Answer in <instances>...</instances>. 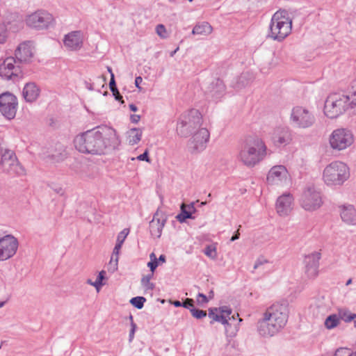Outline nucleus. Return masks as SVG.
I'll return each mask as SVG.
<instances>
[{
  "mask_svg": "<svg viewBox=\"0 0 356 356\" xmlns=\"http://www.w3.org/2000/svg\"><path fill=\"white\" fill-rule=\"evenodd\" d=\"M75 148L83 154H106L116 149L120 140L115 129L100 126L78 134L74 139Z\"/></svg>",
  "mask_w": 356,
  "mask_h": 356,
  "instance_id": "nucleus-1",
  "label": "nucleus"
},
{
  "mask_svg": "<svg viewBox=\"0 0 356 356\" xmlns=\"http://www.w3.org/2000/svg\"><path fill=\"white\" fill-rule=\"evenodd\" d=\"M289 318L288 304L275 303L268 307L264 318L257 323V331L261 337H273L282 329Z\"/></svg>",
  "mask_w": 356,
  "mask_h": 356,
  "instance_id": "nucleus-2",
  "label": "nucleus"
},
{
  "mask_svg": "<svg viewBox=\"0 0 356 356\" xmlns=\"http://www.w3.org/2000/svg\"><path fill=\"white\" fill-rule=\"evenodd\" d=\"M267 147L257 136H250L244 140L238 154V159L248 167H254L264 159Z\"/></svg>",
  "mask_w": 356,
  "mask_h": 356,
  "instance_id": "nucleus-3",
  "label": "nucleus"
},
{
  "mask_svg": "<svg viewBox=\"0 0 356 356\" xmlns=\"http://www.w3.org/2000/svg\"><path fill=\"white\" fill-rule=\"evenodd\" d=\"M292 30V19L288 11L280 10L272 16L267 38L282 42L290 35Z\"/></svg>",
  "mask_w": 356,
  "mask_h": 356,
  "instance_id": "nucleus-4",
  "label": "nucleus"
},
{
  "mask_svg": "<svg viewBox=\"0 0 356 356\" xmlns=\"http://www.w3.org/2000/svg\"><path fill=\"white\" fill-rule=\"evenodd\" d=\"M356 108V102L350 95L344 93H332L326 99L324 113L330 118H336L350 108Z\"/></svg>",
  "mask_w": 356,
  "mask_h": 356,
  "instance_id": "nucleus-5",
  "label": "nucleus"
},
{
  "mask_svg": "<svg viewBox=\"0 0 356 356\" xmlns=\"http://www.w3.org/2000/svg\"><path fill=\"white\" fill-rule=\"evenodd\" d=\"M202 123V115L200 112L195 108L184 112L179 117L176 131L181 137L187 138L193 132L200 129Z\"/></svg>",
  "mask_w": 356,
  "mask_h": 356,
  "instance_id": "nucleus-6",
  "label": "nucleus"
},
{
  "mask_svg": "<svg viewBox=\"0 0 356 356\" xmlns=\"http://www.w3.org/2000/svg\"><path fill=\"white\" fill-rule=\"evenodd\" d=\"M300 207L307 211H314L323 204L321 193L309 184L304 187L299 198Z\"/></svg>",
  "mask_w": 356,
  "mask_h": 356,
  "instance_id": "nucleus-7",
  "label": "nucleus"
},
{
  "mask_svg": "<svg viewBox=\"0 0 356 356\" xmlns=\"http://www.w3.org/2000/svg\"><path fill=\"white\" fill-rule=\"evenodd\" d=\"M1 161L2 170L10 175L16 176H25L26 170L19 163L14 151L0 147Z\"/></svg>",
  "mask_w": 356,
  "mask_h": 356,
  "instance_id": "nucleus-8",
  "label": "nucleus"
},
{
  "mask_svg": "<svg viewBox=\"0 0 356 356\" xmlns=\"http://www.w3.org/2000/svg\"><path fill=\"white\" fill-rule=\"evenodd\" d=\"M313 113L305 107L297 106L293 108L290 121L292 125L299 129L311 127L315 122Z\"/></svg>",
  "mask_w": 356,
  "mask_h": 356,
  "instance_id": "nucleus-9",
  "label": "nucleus"
},
{
  "mask_svg": "<svg viewBox=\"0 0 356 356\" xmlns=\"http://www.w3.org/2000/svg\"><path fill=\"white\" fill-rule=\"evenodd\" d=\"M26 24L32 29L44 30L54 24V18L49 12L44 10H38L27 16Z\"/></svg>",
  "mask_w": 356,
  "mask_h": 356,
  "instance_id": "nucleus-10",
  "label": "nucleus"
},
{
  "mask_svg": "<svg viewBox=\"0 0 356 356\" xmlns=\"http://www.w3.org/2000/svg\"><path fill=\"white\" fill-rule=\"evenodd\" d=\"M354 142L352 131L347 129H337L333 131L330 137V144L332 149L343 150L350 147Z\"/></svg>",
  "mask_w": 356,
  "mask_h": 356,
  "instance_id": "nucleus-11",
  "label": "nucleus"
},
{
  "mask_svg": "<svg viewBox=\"0 0 356 356\" xmlns=\"http://www.w3.org/2000/svg\"><path fill=\"white\" fill-rule=\"evenodd\" d=\"M193 134L192 138L188 142V147L191 153L197 154L206 149L210 133L207 129L200 128Z\"/></svg>",
  "mask_w": 356,
  "mask_h": 356,
  "instance_id": "nucleus-12",
  "label": "nucleus"
},
{
  "mask_svg": "<svg viewBox=\"0 0 356 356\" xmlns=\"http://www.w3.org/2000/svg\"><path fill=\"white\" fill-rule=\"evenodd\" d=\"M14 57H8L0 65V76L6 80L17 81L23 77L22 71Z\"/></svg>",
  "mask_w": 356,
  "mask_h": 356,
  "instance_id": "nucleus-13",
  "label": "nucleus"
},
{
  "mask_svg": "<svg viewBox=\"0 0 356 356\" xmlns=\"http://www.w3.org/2000/svg\"><path fill=\"white\" fill-rule=\"evenodd\" d=\"M17 99L10 92L0 95V112L8 120L13 119L17 113Z\"/></svg>",
  "mask_w": 356,
  "mask_h": 356,
  "instance_id": "nucleus-14",
  "label": "nucleus"
},
{
  "mask_svg": "<svg viewBox=\"0 0 356 356\" xmlns=\"http://www.w3.org/2000/svg\"><path fill=\"white\" fill-rule=\"evenodd\" d=\"M18 241L11 234L3 236L0 239V261L13 257L18 248Z\"/></svg>",
  "mask_w": 356,
  "mask_h": 356,
  "instance_id": "nucleus-15",
  "label": "nucleus"
},
{
  "mask_svg": "<svg viewBox=\"0 0 356 356\" xmlns=\"http://www.w3.org/2000/svg\"><path fill=\"white\" fill-rule=\"evenodd\" d=\"M293 139L292 130L288 127H275L271 135V140L277 147H284L291 144Z\"/></svg>",
  "mask_w": 356,
  "mask_h": 356,
  "instance_id": "nucleus-16",
  "label": "nucleus"
},
{
  "mask_svg": "<svg viewBox=\"0 0 356 356\" xmlns=\"http://www.w3.org/2000/svg\"><path fill=\"white\" fill-rule=\"evenodd\" d=\"M323 176L327 178H348L349 168L341 161H334L325 168Z\"/></svg>",
  "mask_w": 356,
  "mask_h": 356,
  "instance_id": "nucleus-17",
  "label": "nucleus"
},
{
  "mask_svg": "<svg viewBox=\"0 0 356 356\" xmlns=\"http://www.w3.org/2000/svg\"><path fill=\"white\" fill-rule=\"evenodd\" d=\"M225 89L223 81L220 79H215L209 84L204 92L207 98L217 101L225 95Z\"/></svg>",
  "mask_w": 356,
  "mask_h": 356,
  "instance_id": "nucleus-18",
  "label": "nucleus"
},
{
  "mask_svg": "<svg viewBox=\"0 0 356 356\" xmlns=\"http://www.w3.org/2000/svg\"><path fill=\"white\" fill-rule=\"evenodd\" d=\"M293 197L290 193L280 195L276 201L275 209L280 216H288L293 209Z\"/></svg>",
  "mask_w": 356,
  "mask_h": 356,
  "instance_id": "nucleus-19",
  "label": "nucleus"
},
{
  "mask_svg": "<svg viewBox=\"0 0 356 356\" xmlns=\"http://www.w3.org/2000/svg\"><path fill=\"white\" fill-rule=\"evenodd\" d=\"M166 220V216L157 210L153 216V219L149 222V231L152 236L161 237Z\"/></svg>",
  "mask_w": 356,
  "mask_h": 356,
  "instance_id": "nucleus-20",
  "label": "nucleus"
},
{
  "mask_svg": "<svg viewBox=\"0 0 356 356\" xmlns=\"http://www.w3.org/2000/svg\"><path fill=\"white\" fill-rule=\"evenodd\" d=\"M320 259L321 253L318 252H314L305 256L304 259L305 272L309 277L313 278L318 275Z\"/></svg>",
  "mask_w": 356,
  "mask_h": 356,
  "instance_id": "nucleus-21",
  "label": "nucleus"
},
{
  "mask_svg": "<svg viewBox=\"0 0 356 356\" xmlns=\"http://www.w3.org/2000/svg\"><path fill=\"white\" fill-rule=\"evenodd\" d=\"M33 56V49L29 42L21 43L15 52V58L17 63H29Z\"/></svg>",
  "mask_w": 356,
  "mask_h": 356,
  "instance_id": "nucleus-22",
  "label": "nucleus"
},
{
  "mask_svg": "<svg viewBox=\"0 0 356 356\" xmlns=\"http://www.w3.org/2000/svg\"><path fill=\"white\" fill-rule=\"evenodd\" d=\"M65 46L71 51L78 50L83 45L82 34L81 31H72L65 36Z\"/></svg>",
  "mask_w": 356,
  "mask_h": 356,
  "instance_id": "nucleus-23",
  "label": "nucleus"
},
{
  "mask_svg": "<svg viewBox=\"0 0 356 356\" xmlns=\"http://www.w3.org/2000/svg\"><path fill=\"white\" fill-rule=\"evenodd\" d=\"M40 89L35 82H29L25 84L22 95L26 102H35L40 96Z\"/></svg>",
  "mask_w": 356,
  "mask_h": 356,
  "instance_id": "nucleus-24",
  "label": "nucleus"
},
{
  "mask_svg": "<svg viewBox=\"0 0 356 356\" xmlns=\"http://www.w3.org/2000/svg\"><path fill=\"white\" fill-rule=\"evenodd\" d=\"M341 208V218L342 220L348 225H356V210L353 205L344 204Z\"/></svg>",
  "mask_w": 356,
  "mask_h": 356,
  "instance_id": "nucleus-25",
  "label": "nucleus"
},
{
  "mask_svg": "<svg viewBox=\"0 0 356 356\" xmlns=\"http://www.w3.org/2000/svg\"><path fill=\"white\" fill-rule=\"evenodd\" d=\"M195 211L196 209L194 207V202H191L189 204H182L181 205V212L176 216V218L180 222H184L187 219H194L193 213Z\"/></svg>",
  "mask_w": 356,
  "mask_h": 356,
  "instance_id": "nucleus-26",
  "label": "nucleus"
},
{
  "mask_svg": "<svg viewBox=\"0 0 356 356\" xmlns=\"http://www.w3.org/2000/svg\"><path fill=\"white\" fill-rule=\"evenodd\" d=\"M129 229H124L118 235L116 244L114 247L112 257H111V259H113L115 258L116 263H118V255H119L120 250L122 248V245L125 238H127V235L129 234Z\"/></svg>",
  "mask_w": 356,
  "mask_h": 356,
  "instance_id": "nucleus-27",
  "label": "nucleus"
},
{
  "mask_svg": "<svg viewBox=\"0 0 356 356\" xmlns=\"http://www.w3.org/2000/svg\"><path fill=\"white\" fill-rule=\"evenodd\" d=\"M290 176L286 167L282 165H275L269 170L267 178H286Z\"/></svg>",
  "mask_w": 356,
  "mask_h": 356,
  "instance_id": "nucleus-28",
  "label": "nucleus"
},
{
  "mask_svg": "<svg viewBox=\"0 0 356 356\" xmlns=\"http://www.w3.org/2000/svg\"><path fill=\"white\" fill-rule=\"evenodd\" d=\"M213 31L212 26L206 22L197 24L193 29L192 33L193 35H208Z\"/></svg>",
  "mask_w": 356,
  "mask_h": 356,
  "instance_id": "nucleus-29",
  "label": "nucleus"
},
{
  "mask_svg": "<svg viewBox=\"0 0 356 356\" xmlns=\"http://www.w3.org/2000/svg\"><path fill=\"white\" fill-rule=\"evenodd\" d=\"M143 131L141 129L133 128L127 132V140L129 145H134L138 144L142 138Z\"/></svg>",
  "mask_w": 356,
  "mask_h": 356,
  "instance_id": "nucleus-30",
  "label": "nucleus"
},
{
  "mask_svg": "<svg viewBox=\"0 0 356 356\" xmlns=\"http://www.w3.org/2000/svg\"><path fill=\"white\" fill-rule=\"evenodd\" d=\"M208 316L212 321L210 322L213 324L214 321L220 322L223 325H229L228 320L226 319L225 315L223 314H218V309L217 307H211L209 309Z\"/></svg>",
  "mask_w": 356,
  "mask_h": 356,
  "instance_id": "nucleus-31",
  "label": "nucleus"
},
{
  "mask_svg": "<svg viewBox=\"0 0 356 356\" xmlns=\"http://www.w3.org/2000/svg\"><path fill=\"white\" fill-rule=\"evenodd\" d=\"M154 273H150L141 279V284L145 288L146 290H153L155 287V284L150 282L153 278Z\"/></svg>",
  "mask_w": 356,
  "mask_h": 356,
  "instance_id": "nucleus-32",
  "label": "nucleus"
},
{
  "mask_svg": "<svg viewBox=\"0 0 356 356\" xmlns=\"http://www.w3.org/2000/svg\"><path fill=\"white\" fill-rule=\"evenodd\" d=\"M339 322V318L337 314H332L328 316L325 321V326L327 329H332L335 327Z\"/></svg>",
  "mask_w": 356,
  "mask_h": 356,
  "instance_id": "nucleus-33",
  "label": "nucleus"
},
{
  "mask_svg": "<svg viewBox=\"0 0 356 356\" xmlns=\"http://www.w3.org/2000/svg\"><path fill=\"white\" fill-rule=\"evenodd\" d=\"M129 302L134 307L140 309L143 307L146 298L143 296H136L132 298Z\"/></svg>",
  "mask_w": 356,
  "mask_h": 356,
  "instance_id": "nucleus-34",
  "label": "nucleus"
},
{
  "mask_svg": "<svg viewBox=\"0 0 356 356\" xmlns=\"http://www.w3.org/2000/svg\"><path fill=\"white\" fill-rule=\"evenodd\" d=\"M339 315L341 319L345 322H350L356 318V314H352L347 310H340Z\"/></svg>",
  "mask_w": 356,
  "mask_h": 356,
  "instance_id": "nucleus-35",
  "label": "nucleus"
},
{
  "mask_svg": "<svg viewBox=\"0 0 356 356\" xmlns=\"http://www.w3.org/2000/svg\"><path fill=\"white\" fill-rule=\"evenodd\" d=\"M191 315L196 319H202L207 316V312L202 309L195 308V307L191 308Z\"/></svg>",
  "mask_w": 356,
  "mask_h": 356,
  "instance_id": "nucleus-36",
  "label": "nucleus"
},
{
  "mask_svg": "<svg viewBox=\"0 0 356 356\" xmlns=\"http://www.w3.org/2000/svg\"><path fill=\"white\" fill-rule=\"evenodd\" d=\"M325 183L327 186L335 189L343 184V179H325Z\"/></svg>",
  "mask_w": 356,
  "mask_h": 356,
  "instance_id": "nucleus-37",
  "label": "nucleus"
},
{
  "mask_svg": "<svg viewBox=\"0 0 356 356\" xmlns=\"http://www.w3.org/2000/svg\"><path fill=\"white\" fill-rule=\"evenodd\" d=\"M66 157L67 152L64 148H61L59 153L53 154L51 155L52 159L57 162L64 160Z\"/></svg>",
  "mask_w": 356,
  "mask_h": 356,
  "instance_id": "nucleus-38",
  "label": "nucleus"
},
{
  "mask_svg": "<svg viewBox=\"0 0 356 356\" xmlns=\"http://www.w3.org/2000/svg\"><path fill=\"white\" fill-rule=\"evenodd\" d=\"M204 253L210 258H215L216 256V248L212 245H207Z\"/></svg>",
  "mask_w": 356,
  "mask_h": 356,
  "instance_id": "nucleus-39",
  "label": "nucleus"
},
{
  "mask_svg": "<svg viewBox=\"0 0 356 356\" xmlns=\"http://www.w3.org/2000/svg\"><path fill=\"white\" fill-rule=\"evenodd\" d=\"M196 300H197V302L198 305L202 306V305L207 304L209 300L206 295H204V293H199L197 295Z\"/></svg>",
  "mask_w": 356,
  "mask_h": 356,
  "instance_id": "nucleus-40",
  "label": "nucleus"
},
{
  "mask_svg": "<svg viewBox=\"0 0 356 356\" xmlns=\"http://www.w3.org/2000/svg\"><path fill=\"white\" fill-rule=\"evenodd\" d=\"M49 186L51 188H52L56 193L63 195L64 194V190L63 188L57 183L52 181L49 184Z\"/></svg>",
  "mask_w": 356,
  "mask_h": 356,
  "instance_id": "nucleus-41",
  "label": "nucleus"
},
{
  "mask_svg": "<svg viewBox=\"0 0 356 356\" xmlns=\"http://www.w3.org/2000/svg\"><path fill=\"white\" fill-rule=\"evenodd\" d=\"M195 302L192 298H186L183 302H181V307L186 309H188L190 311L191 308L194 307Z\"/></svg>",
  "mask_w": 356,
  "mask_h": 356,
  "instance_id": "nucleus-42",
  "label": "nucleus"
},
{
  "mask_svg": "<svg viewBox=\"0 0 356 356\" xmlns=\"http://www.w3.org/2000/svg\"><path fill=\"white\" fill-rule=\"evenodd\" d=\"M156 33L162 38H166V29L164 25L158 24L156 27Z\"/></svg>",
  "mask_w": 356,
  "mask_h": 356,
  "instance_id": "nucleus-43",
  "label": "nucleus"
},
{
  "mask_svg": "<svg viewBox=\"0 0 356 356\" xmlns=\"http://www.w3.org/2000/svg\"><path fill=\"white\" fill-rule=\"evenodd\" d=\"M350 93L351 98L356 102V79L351 82Z\"/></svg>",
  "mask_w": 356,
  "mask_h": 356,
  "instance_id": "nucleus-44",
  "label": "nucleus"
},
{
  "mask_svg": "<svg viewBox=\"0 0 356 356\" xmlns=\"http://www.w3.org/2000/svg\"><path fill=\"white\" fill-rule=\"evenodd\" d=\"M147 267L149 268L152 273H154L156 268L159 266L158 260H152L147 263Z\"/></svg>",
  "mask_w": 356,
  "mask_h": 356,
  "instance_id": "nucleus-45",
  "label": "nucleus"
},
{
  "mask_svg": "<svg viewBox=\"0 0 356 356\" xmlns=\"http://www.w3.org/2000/svg\"><path fill=\"white\" fill-rule=\"evenodd\" d=\"M218 309V310H220V314H223L224 315H225L226 319H227V318L229 319H230L229 315L232 313L231 309H229L227 307H219Z\"/></svg>",
  "mask_w": 356,
  "mask_h": 356,
  "instance_id": "nucleus-46",
  "label": "nucleus"
},
{
  "mask_svg": "<svg viewBox=\"0 0 356 356\" xmlns=\"http://www.w3.org/2000/svg\"><path fill=\"white\" fill-rule=\"evenodd\" d=\"M109 87H110V90L112 92H115V90L117 91V86H116V83L115 81L114 74H112V76L111 77L110 82H109Z\"/></svg>",
  "mask_w": 356,
  "mask_h": 356,
  "instance_id": "nucleus-47",
  "label": "nucleus"
},
{
  "mask_svg": "<svg viewBox=\"0 0 356 356\" xmlns=\"http://www.w3.org/2000/svg\"><path fill=\"white\" fill-rule=\"evenodd\" d=\"M131 330H130V332H129V341H131L134 337V334H135V332H136V324L135 323H131Z\"/></svg>",
  "mask_w": 356,
  "mask_h": 356,
  "instance_id": "nucleus-48",
  "label": "nucleus"
},
{
  "mask_svg": "<svg viewBox=\"0 0 356 356\" xmlns=\"http://www.w3.org/2000/svg\"><path fill=\"white\" fill-rule=\"evenodd\" d=\"M137 159L140 161H145L149 162V156H148V151L145 150V152L143 154L139 155L137 157Z\"/></svg>",
  "mask_w": 356,
  "mask_h": 356,
  "instance_id": "nucleus-49",
  "label": "nucleus"
},
{
  "mask_svg": "<svg viewBox=\"0 0 356 356\" xmlns=\"http://www.w3.org/2000/svg\"><path fill=\"white\" fill-rule=\"evenodd\" d=\"M105 276L106 272L104 270H102L99 273L96 280L100 282H103V280L105 279Z\"/></svg>",
  "mask_w": 356,
  "mask_h": 356,
  "instance_id": "nucleus-50",
  "label": "nucleus"
},
{
  "mask_svg": "<svg viewBox=\"0 0 356 356\" xmlns=\"http://www.w3.org/2000/svg\"><path fill=\"white\" fill-rule=\"evenodd\" d=\"M112 93L116 100L121 102L122 103L124 102L122 100V96L120 95V93L118 89H117V91L115 90V92H112Z\"/></svg>",
  "mask_w": 356,
  "mask_h": 356,
  "instance_id": "nucleus-51",
  "label": "nucleus"
},
{
  "mask_svg": "<svg viewBox=\"0 0 356 356\" xmlns=\"http://www.w3.org/2000/svg\"><path fill=\"white\" fill-rule=\"evenodd\" d=\"M103 285H104V282H100L97 280H95V282H93V284H92V286L95 287V289H97V291H99V289H101V287Z\"/></svg>",
  "mask_w": 356,
  "mask_h": 356,
  "instance_id": "nucleus-52",
  "label": "nucleus"
},
{
  "mask_svg": "<svg viewBox=\"0 0 356 356\" xmlns=\"http://www.w3.org/2000/svg\"><path fill=\"white\" fill-rule=\"evenodd\" d=\"M266 263H268V261H267V260H265V259H264V260H262V261H261V260H260V259H258V260L255 262V264H254V269H257V268H258L261 265H262V264H266Z\"/></svg>",
  "mask_w": 356,
  "mask_h": 356,
  "instance_id": "nucleus-53",
  "label": "nucleus"
},
{
  "mask_svg": "<svg viewBox=\"0 0 356 356\" xmlns=\"http://www.w3.org/2000/svg\"><path fill=\"white\" fill-rule=\"evenodd\" d=\"M240 237V232H239V228L238 229L237 231H236L233 236H232L231 239H230V241H234L237 239H238Z\"/></svg>",
  "mask_w": 356,
  "mask_h": 356,
  "instance_id": "nucleus-54",
  "label": "nucleus"
},
{
  "mask_svg": "<svg viewBox=\"0 0 356 356\" xmlns=\"http://www.w3.org/2000/svg\"><path fill=\"white\" fill-rule=\"evenodd\" d=\"M140 119V116L139 115H131V121L133 123H138Z\"/></svg>",
  "mask_w": 356,
  "mask_h": 356,
  "instance_id": "nucleus-55",
  "label": "nucleus"
},
{
  "mask_svg": "<svg viewBox=\"0 0 356 356\" xmlns=\"http://www.w3.org/2000/svg\"><path fill=\"white\" fill-rule=\"evenodd\" d=\"M142 81H143V79L140 76L136 77L135 85L138 88H140L139 86L142 83Z\"/></svg>",
  "mask_w": 356,
  "mask_h": 356,
  "instance_id": "nucleus-56",
  "label": "nucleus"
},
{
  "mask_svg": "<svg viewBox=\"0 0 356 356\" xmlns=\"http://www.w3.org/2000/svg\"><path fill=\"white\" fill-rule=\"evenodd\" d=\"M157 259L159 261V264L160 263H165L166 261V257L164 254H161L159 256V259Z\"/></svg>",
  "mask_w": 356,
  "mask_h": 356,
  "instance_id": "nucleus-57",
  "label": "nucleus"
},
{
  "mask_svg": "<svg viewBox=\"0 0 356 356\" xmlns=\"http://www.w3.org/2000/svg\"><path fill=\"white\" fill-rule=\"evenodd\" d=\"M277 64V62L276 60H274L273 58H272L271 61L268 63V69L273 68L275 67Z\"/></svg>",
  "mask_w": 356,
  "mask_h": 356,
  "instance_id": "nucleus-58",
  "label": "nucleus"
},
{
  "mask_svg": "<svg viewBox=\"0 0 356 356\" xmlns=\"http://www.w3.org/2000/svg\"><path fill=\"white\" fill-rule=\"evenodd\" d=\"M129 108L131 111H134V112H136L138 110L137 106L134 104H129Z\"/></svg>",
  "mask_w": 356,
  "mask_h": 356,
  "instance_id": "nucleus-59",
  "label": "nucleus"
},
{
  "mask_svg": "<svg viewBox=\"0 0 356 356\" xmlns=\"http://www.w3.org/2000/svg\"><path fill=\"white\" fill-rule=\"evenodd\" d=\"M172 305L176 307H181V302H180L179 300H175L172 302Z\"/></svg>",
  "mask_w": 356,
  "mask_h": 356,
  "instance_id": "nucleus-60",
  "label": "nucleus"
},
{
  "mask_svg": "<svg viewBox=\"0 0 356 356\" xmlns=\"http://www.w3.org/2000/svg\"><path fill=\"white\" fill-rule=\"evenodd\" d=\"M149 259H150V261H152V260H158L157 258H156V254L154 252H152L150 254Z\"/></svg>",
  "mask_w": 356,
  "mask_h": 356,
  "instance_id": "nucleus-61",
  "label": "nucleus"
},
{
  "mask_svg": "<svg viewBox=\"0 0 356 356\" xmlns=\"http://www.w3.org/2000/svg\"><path fill=\"white\" fill-rule=\"evenodd\" d=\"M6 41V36L3 34L0 33V43H3Z\"/></svg>",
  "mask_w": 356,
  "mask_h": 356,
  "instance_id": "nucleus-62",
  "label": "nucleus"
},
{
  "mask_svg": "<svg viewBox=\"0 0 356 356\" xmlns=\"http://www.w3.org/2000/svg\"><path fill=\"white\" fill-rule=\"evenodd\" d=\"M213 296H214V292L213 290H211L209 293V296H208L209 300L213 298Z\"/></svg>",
  "mask_w": 356,
  "mask_h": 356,
  "instance_id": "nucleus-63",
  "label": "nucleus"
},
{
  "mask_svg": "<svg viewBox=\"0 0 356 356\" xmlns=\"http://www.w3.org/2000/svg\"><path fill=\"white\" fill-rule=\"evenodd\" d=\"M343 348H339V349H337V350H336L335 353H334V356H338V354H339L340 352L343 351Z\"/></svg>",
  "mask_w": 356,
  "mask_h": 356,
  "instance_id": "nucleus-64",
  "label": "nucleus"
}]
</instances>
